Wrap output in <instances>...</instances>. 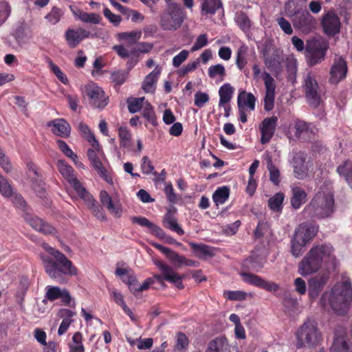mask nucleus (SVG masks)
Here are the masks:
<instances>
[{"label": "nucleus", "mask_w": 352, "mask_h": 352, "mask_svg": "<svg viewBox=\"0 0 352 352\" xmlns=\"http://www.w3.org/2000/svg\"><path fill=\"white\" fill-rule=\"evenodd\" d=\"M336 256L330 244H317L307 252L298 265V274L302 276L318 272L322 266L334 265Z\"/></svg>", "instance_id": "f257e3e1"}, {"label": "nucleus", "mask_w": 352, "mask_h": 352, "mask_svg": "<svg viewBox=\"0 0 352 352\" xmlns=\"http://www.w3.org/2000/svg\"><path fill=\"white\" fill-rule=\"evenodd\" d=\"M42 247L50 254L53 256L56 261V263L45 256H41L45 270L52 278L60 280L63 279L61 274L69 276H75L77 274L78 270L76 267L63 253L50 247L45 243L42 244Z\"/></svg>", "instance_id": "f03ea898"}, {"label": "nucleus", "mask_w": 352, "mask_h": 352, "mask_svg": "<svg viewBox=\"0 0 352 352\" xmlns=\"http://www.w3.org/2000/svg\"><path fill=\"white\" fill-rule=\"evenodd\" d=\"M334 199L330 185L322 186L305 210L318 218L329 217L333 211Z\"/></svg>", "instance_id": "7ed1b4c3"}, {"label": "nucleus", "mask_w": 352, "mask_h": 352, "mask_svg": "<svg viewBox=\"0 0 352 352\" xmlns=\"http://www.w3.org/2000/svg\"><path fill=\"white\" fill-rule=\"evenodd\" d=\"M331 307L338 314H344L352 302L351 283L348 280L337 283L329 296Z\"/></svg>", "instance_id": "20e7f679"}, {"label": "nucleus", "mask_w": 352, "mask_h": 352, "mask_svg": "<svg viewBox=\"0 0 352 352\" xmlns=\"http://www.w3.org/2000/svg\"><path fill=\"white\" fill-rule=\"evenodd\" d=\"M318 227L312 223H302L299 225L294 232L291 241L292 254L295 257H299L305 250V247L316 235Z\"/></svg>", "instance_id": "39448f33"}, {"label": "nucleus", "mask_w": 352, "mask_h": 352, "mask_svg": "<svg viewBox=\"0 0 352 352\" xmlns=\"http://www.w3.org/2000/svg\"><path fill=\"white\" fill-rule=\"evenodd\" d=\"M297 348L314 347L322 340V333L318 324L313 319H307L298 329L296 333Z\"/></svg>", "instance_id": "423d86ee"}, {"label": "nucleus", "mask_w": 352, "mask_h": 352, "mask_svg": "<svg viewBox=\"0 0 352 352\" xmlns=\"http://www.w3.org/2000/svg\"><path fill=\"white\" fill-rule=\"evenodd\" d=\"M294 6L293 2L288 3L285 6V13L289 17L294 16L292 19L293 24L295 28H298L305 33L309 32L314 28L316 21L315 18L311 16L308 12L294 13L290 10V8Z\"/></svg>", "instance_id": "0eeeda50"}, {"label": "nucleus", "mask_w": 352, "mask_h": 352, "mask_svg": "<svg viewBox=\"0 0 352 352\" xmlns=\"http://www.w3.org/2000/svg\"><path fill=\"white\" fill-rule=\"evenodd\" d=\"M153 262L160 272V274L154 275V279L159 283H162L164 280L168 281L178 289L184 288L182 276L179 275L173 267L162 261L155 260Z\"/></svg>", "instance_id": "6e6552de"}, {"label": "nucleus", "mask_w": 352, "mask_h": 352, "mask_svg": "<svg viewBox=\"0 0 352 352\" xmlns=\"http://www.w3.org/2000/svg\"><path fill=\"white\" fill-rule=\"evenodd\" d=\"M328 43L322 39H309L307 41V58L310 65H314L324 59Z\"/></svg>", "instance_id": "1a4fd4ad"}, {"label": "nucleus", "mask_w": 352, "mask_h": 352, "mask_svg": "<svg viewBox=\"0 0 352 352\" xmlns=\"http://www.w3.org/2000/svg\"><path fill=\"white\" fill-rule=\"evenodd\" d=\"M82 93L88 97L90 104L94 108L103 109L108 104L109 97L102 88L94 82L85 85Z\"/></svg>", "instance_id": "9d476101"}, {"label": "nucleus", "mask_w": 352, "mask_h": 352, "mask_svg": "<svg viewBox=\"0 0 352 352\" xmlns=\"http://www.w3.org/2000/svg\"><path fill=\"white\" fill-rule=\"evenodd\" d=\"M185 18L183 8L166 10L161 16L160 25L164 30L175 31L182 26Z\"/></svg>", "instance_id": "9b49d317"}, {"label": "nucleus", "mask_w": 352, "mask_h": 352, "mask_svg": "<svg viewBox=\"0 0 352 352\" xmlns=\"http://www.w3.org/2000/svg\"><path fill=\"white\" fill-rule=\"evenodd\" d=\"M57 166L60 173L69 182L78 196H82L87 200L90 201L89 193L76 179L72 167L68 165L64 160H59L57 163Z\"/></svg>", "instance_id": "f8f14e48"}, {"label": "nucleus", "mask_w": 352, "mask_h": 352, "mask_svg": "<svg viewBox=\"0 0 352 352\" xmlns=\"http://www.w3.org/2000/svg\"><path fill=\"white\" fill-rule=\"evenodd\" d=\"M90 144L91 148L88 149L87 156L92 166L107 183L113 184L111 177L109 175L100 161V157L103 155V153L98 142H97V145L94 143H91Z\"/></svg>", "instance_id": "ddd939ff"}, {"label": "nucleus", "mask_w": 352, "mask_h": 352, "mask_svg": "<svg viewBox=\"0 0 352 352\" xmlns=\"http://www.w3.org/2000/svg\"><path fill=\"white\" fill-rule=\"evenodd\" d=\"M240 275L242 278V280L245 283L254 285L255 287H261L263 289H265L270 292H276L280 289V285L272 281H268L261 276L252 274L250 272H248L245 271H242L240 273Z\"/></svg>", "instance_id": "4468645a"}, {"label": "nucleus", "mask_w": 352, "mask_h": 352, "mask_svg": "<svg viewBox=\"0 0 352 352\" xmlns=\"http://www.w3.org/2000/svg\"><path fill=\"white\" fill-rule=\"evenodd\" d=\"M303 87L309 104L314 107H318L320 102L319 87L314 76L311 74L305 77Z\"/></svg>", "instance_id": "2eb2a0df"}, {"label": "nucleus", "mask_w": 352, "mask_h": 352, "mask_svg": "<svg viewBox=\"0 0 352 352\" xmlns=\"http://www.w3.org/2000/svg\"><path fill=\"white\" fill-rule=\"evenodd\" d=\"M151 244L164 254L171 264L176 268H180L183 265L193 267L197 265L195 261L187 259L168 248L154 242L151 243Z\"/></svg>", "instance_id": "dca6fc26"}, {"label": "nucleus", "mask_w": 352, "mask_h": 352, "mask_svg": "<svg viewBox=\"0 0 352 352\" xmlns=\"http://www.w3.org/2000/svg\"><path fill=\"white\" fill-rule=\"evenodd\" d=\"M329 279V272H322L308 280V295L311 300L318 298Z\"/></svg>", "instance_id": "f3484780"}, {"label": "nucleus", "mask_w": 352, "mask_h": 352, "mask_svg": "<svg viewBox=\"0 0 352 352\" xmlns=\"http://www.w3.org/2000/svg\"><path fill=\"white\" fill-rule=\"evenodd\" d=\"M263 80L265 85V93L264 97V109L271 111L274 106L276 84L274 78L268 72L263 74Z\"/></svg>", "instance_id": "a211bd4d"}, {"label": "nucleus", "mask_w": 352, "mask_h": 352, "mask_svg": "<svg viewBox=\"0 0 352 352\" xmlns=\"http://www.w3.org/2000/svg\"><path fill=\"white\" fill-rule=\"evenodd\" d=\"M289 163L294 168V173L297 179H302L307 176L309 162H306V157L303 153H292Z\"/></svg>", "instance_id": "6ab92c4d"}, {"label": "nucleus", "mask_w": 352, "mask_h": 352, "mask_svg": "<svg viewBox=\"0 0 352 352\" xmlns=\"http://www.w3.org/2000/svg\"><path fill=\"white\" fill-rule=\"evenodd\" d=\"M322 25L325 34L333 36L340 32V19L333 11H328L322 17Z\"/></svg>", "instance_id": "aec40b11"}, {"label": "nucleus", "mask_w": 352, "mask_h": 352, "mask_svg": "<svg viewBox=\"0 0 352 352\" xmlns=\"http://www.w3.org/2000/svg\"><path fill=\"white\" fill-rule=\"evenodd\" d=\"M347 73V66L345 60L340 56L336 57L330 71V82L337 84L344 79Z\"/></svg>", "instance_id": "412c9836"}, {"label": "nucleus", "mask_w": 352, "mask_h": 352, "mask_svg": "<svg viewBox=\"0 0 352 352\" xmlns=\"http://www.w3.org/2000/svg\"><path fill=\"white\" fill-rule=\"evenodd\" d=\"M278 118L272 116L265 118L261 123L260 129L261 132V143L265 144L270 141L276 126Z\"/></svg>", "instance_id": "4be33fe9"}, {"label": "nucleus", "mask_w": 352, "mask_h": 352, "mask_svg": "<svg viewBox=\"0 0 352 352\" xmlns=\"http://www.w3.org/2000/svg\"><path fill=\"white\" fill-rule=\"evenodd\" d=\"M45 298L50 301L60 299L65 305H69L72 301L71 296L67 289H62L56 286L48 285L46 287Z\"/></svg>", "instance_id": "5701e85b"}, {"label": "nucleus", "mask_w": 352, "mask_h": 352, "mask_svg": "<svg viewBox=\"0 0 352 352\" xmlns=\"http://www.w3.org/2000/svg\"><path fill=\"white\" fill-rule=\"evenodd\" d=\"M69 10L74 16L76 20H79L83 23L91 24H99L102 19L100 14L97 13H88L82 11L75 6H70Z\"/></svg>", "instance_id": "b1692460"}, {"label": "nucleus", "mask_w": 352, "mask_h": 352, "mask_svg": "<svg viewBox=\"0 0 352 352\" xmlns=\"http://www.w3.org/2000/svg\"><path fill=\"white\" fill-rule=\"evenodd\" d=\"M100 201L103 206L107 208L109 212L116 217H120L122 213L121 204L119 201L113 200L105 190H102L100 194Z\"/></svg>", "instance_id": "393cba45"}, {"label": "nucleus", "mask_w": 352, "mask_h": 352, "mask_svg": "<svg viewBox=\"0 0 352 352\" xmlns=\"http://www.w3.org/2000/svg\"><path fill=\"white\" fill-rule=\"evenodd\" d=\"M90 36V32L82 28L69 29L65 32V39L71 48L76 47L80 42Z\"/></svg>", "instance_id": "a878e982"}, {"label": "nucleus", "mask_w": 352, "mask_h": 352, "mask_svg": "<svg viewBox=\"0 0 352 352\" xmlns=\"http://www.w3.org/2000/svg\"><path fill=\"white\" fill-rule=\"evenodd\" d=\"M24 218L25 221L34 230L44 234H54L55 228L45 223L41 219L30 213H25Z\"/></svg>", "instance_id": "bb28decb"}, {"label": "nucleus", "mask_w": 352, "mask_h": 352, "mask_svg": "<svg viewBox=\"0 0 352 352\" xmlns=\"http://www.w3.org/2000/svg\"><path fill=\"white\" fill-rule=\"evenodd\" d=\"M47 126L52 127V133L57 136L67 138L70 135L71 127L69 123L63 118L48 122Z\"/></svg>", "instance_id": "cd10ccee"}, {"label": "nucleus", "mask_w": 352, "mask_h": 352, "mask_svg": "<svg viewBox=\"0 0 352 352\" xmlns=\"http://www.w3.org/2000/svg\"><path fill=\"white\" fill-rule=\"evenodd\" d=\"M265 261V256L253 253L248 258L243 261L242 266L244 270L258 272L263 267Z\"/></svg>", "instance_id": "c85d7f7f"}, {"label": "nucleus", "mask_w": 352, "mask_h": 352, "mask_svg": "<svg viewBox=\"0 0 352 352\" xmlns=\"http://www.w3.org/2000/svg\"><path fill=\"white\" fill-rule=\"evenodd\" d=\"M161 74V67L158 65L154 70L149 73L144 78L142 83V89L146 93H153L155 90L156 84Z\"/></svg>", "instance_id": "c756f323"}, {"label": "nucleus", "mask_w": 352, "mask_h": 352, "mask_svg": "<svg viewBox=\"0 0 352 352\" xmlns=\"http://www.w3.org/2000/svg\"><path fill=\"white\" fill-rule=\"evenodd\" d=\"M206 352H231V346L225 338L218 337L209 342Z\"/></svg>", "instance_id": "7c9ffc66"}, {"label": "nucleus", "mask_w": 352, "mask_h": 352, "mask_svg": "<svg viewBox=\"0 0 352 352\" xmlns=\"http://www.w3.org/2000/svg\"><path fill=\"white\" fill-rule=\"evenodd\" d=\"M283 58L277 54L272 56H267L264 58L265 67L274 72L276 78H278L283 70Z\"/></svg>", "instance_id": "2f4dec72"}, {"label": "nucleus", "mask_w": 352, "mask_h": 352, "mask_svg": "<svg viewBox=\"0 0 352 352\" xmlns=\"http://www.w3.org/2000/svg\"><path fill=\"white\" fill-rule=\"evenodd\" d=\"M292 192L291 204L294 208L298 209L306 202L307 195L305 190L299 186H293Z\"/></svg>", "instance_id": "473e14b6"}, {"label": "nucleus", "mask_w": 352, "mask_h": 352, "mask_svg": "<svg viewBox=\"0 0 352 352\" xmlns=\"http://www.w3.org/2000/svg\"><path fill=\"white\" fill-rule=\"evenodd\" d=\"M256 98L252 93H247L245 91H241L238 96V107L245 109L247 107L250 111L255 108Z\"/></svg>", "instance_id": "72a5a7b5"}, {"label": "nucleus", "mask_w": 352, "mask_h": 352, "mask_svg": "<svg viewBox=\"0 0 352 352\" xmlns=\"http://www.w3.org/2000/svg\"><path fill=\"white\" fill-rule=\"evenodd\" d=\"M115 274L120 278L124 283L127 284L131 290V286L134 284L136 278L132 270L129 267H120L118 266L116 269Z\"/></svg>", "instance_id": "f704fd0d"}, {"label": "nucleus", "mask_w": 352, "mask_h": 352, "mask_svg": "<svg viewBox=\"0 0 352 352\" xmlns=\"http://www.w3.org/2000/svg\"><path fill=\"white\" fill-rule=\"evenodd\" d=\"M142 32L141 30H135L131 32H120L117 34L116 38L119 41H125L128 45L131 46L136 43L142 37Z\"/></svg>", "instance_id": "c9c22d12"}, {"label": "nucleus", "mask_w": 352, "mask_h": 352, "mask_svg": "<svg viewBox=\"0 0 352 352\" xmlns=\"http://www.w3.org/2000/svg\"><path fill=\"white\" fill-rule=\"evenodd\" d=\"M249 47L242 44L238 49L236 57V65L239 70L243 69L248 62Z\"/></svg>", "instance_id": "e433bc0d"}, {"label": "nucleus", "mask_w": 352, "mask_h": 352, "mask_svg": "<svg viewBox=\"0 0 352 352\" xmlns=\"http://www.w3.org/2000/svg\"><path fill=\"white\" fill-rule=\"evenodd\" d=\"M337 172L344 177L349 187L352 189V162L346 161L337 168Z\"/></svg>", "instance_id": "4c0bfd02"}, {"label": "nucleus", "mask_w": 352, "mask_h": 352, "mask_svg": "<svg viewBox=\"0 0 352 352\" xmlns=\"http://www.w3.org/2000/svg\"><path fill=\"white\" fill-rule=\"evenodd\" d=\"M208 74L210 78L221 82L226 76V71L222 64H217L208 67Z\"/></svg>", "instance_id": "58836bf2"}, {"label": "nucleus", "mask_w": 352, "mask_h": 352, "mask_svg": "<svg viewBox=\"0 0 352 352\" xmlns=\"http://www.w3.org/2000/svg\"><path fill=\"white\" fill-rule=\"evenodd\" d=\"M234 88L229 83L222 85L219 90V105L228 104L232 98Z\"/></svg>", "instance_id": "ea45409f"}, {"label": "nucleus", "mask_w": 352, "mask_h": 352, "mask_svg": "<svg viewBox=\"0 0 352 352\" xmlns=\"http://www.w3.org/2000/svg\"><path fill=\"white\" fill-rule=\"evenodd\" d=\"M83 201L85 202V204L87 205L89 208L91 209L92 212L95 215L96 218L100 220H104L106 219L105 214L103 211V210L101 208L100 206H99L96 201L94 199L93 197L89 194V197H91V200L88 201L86 199V198L83 197L82 196H79Z\"/></svg>", "instance_id": "a19ab883"}, {"label": "nucleus", "mask_w": 352, "mask_h": 352, "mask_svg": "<svg viewBox=\"0 0 352 352\" xmlns=\"http://www.w3.org/2000/svg\"><path fill=\"white\" fill-rule=\"evenodd\" d=\"M221 6V0H204L201 4V12L206 14H214Z\"/></svg>", "instance_id": "79ce46f5"}, {"label": "nucleus", "mask_w": 352, "mask_h": 352, "mask_svg": "<svg viewBox=\"0 0 352 352\" xmlns=\"http://www.w3.org/2000/svg\"><path fill=\"white\" fill-rule=\"evenodd\" d=\"M163 223L166 228L175 232L179 235H182L184 233L182 228L177 223L176 219L169 212L165 215Z\"/></svg>", "instance_id": "37998d69"}, {"label": "nucleus", "mask_w": 352, "mask_h": 352, "mask_svg": "<svg viewBox=\"0 0 352 352\" xmlns=\"http://www.w3.org/2000/svg\"><path fill=\"white\" fill-rule=\"evenodd\" d=\"M190 246L199 258H203L212 256V250L208 245L191 242Z\"/></svg>", "instance_id": "c03bdc74"}, {"label": "nucleus", "mask_w": 352, "mask_h": 352, "mask_svg": "<svg viewBox=\"0 0 352 352\" xmlns=\"http://www.w3.org/2000/svg\"><path fill=\"white\" fill-rule=\"evenodd\" d=\"M230 190L226 186L218 188L212 195L213 201L216 205L223 204L228 199Z\"/></svg>", "instance_id": "a18cd8bd"}, {"label": "nucleus", "mask_w": 352, "mask_h": 352, "mask_svg": "<svg viewBox=\"0 0 352 352\" xmlns=\"http://www.w3.org/2000/svg\"><path fill=\"white\" fill-rule=\"evenodd\" d=\"M284 199V194L281 192H278L269 199L268 206L274 212H280L283 208Z\"/></svg>", "instance_id": "49530a36"}, {"label": "nucleus", "mask_w": 352, "mask_h": 352, "mask_svg": "<svg viewBox=\"0 0 352 352\" xmlns=\"http://www.w3.org/2000/svg\"><path fill=\"white\" fill-rule=\"evenodd\" d=\"M331 352H352V347L349 346L344 338L338 337L334 340Z\"/></svg>", "instance_id": "de8ad7c7"}, {"label": "nucleus", "mask_w": 352, "mask_h": 352, "mask_svg": "<svg viewBox=\"0 0 352 352\" xmlns=\"http://www.w3.org/2000/svg\"><path fill=\"white\" fill-rule=\"evenodd\" d=\"M118 136L120 146L125 148H130L131 143V134L126 127L120 126L118 129Z\"/></svg>", "instance_id": "09e8293b"}, {"label": "nucleus", "mask_w": 352, "mask_h": 352, "mask_svg": "<svg viewBox=\"0 0 352 352\" xmlns=\"http://www.w3.org/2000/svg\"><path fill=\"white\" fill-rule=\"evenodd\" d=\"M82 341V334L76 332L72 337V342L69 344V352H85V347Z\"/></svg>", "instance_id": "8fccbe9b"}, {"label": "nucleus", "mask_w": 352, "mask_h": 352, "mask_svg": "<svg viewBox=\"0 0 352 352\" xmlns=\"http://www.w3.org/2000/svg\"><path fill=\"white\" fill-rule=\"evenodd\" d=\"M63 14V12L60 8L53 7L50 12L45 16V19L49 24L54 25L60 21Z\"/></svg>", "instance_id": "3c124183"}, {"label": "nucleus", "mask_w": 352, "mask_h": 352, "mask_svg": "<svg viewBox=\"0 0 352 352\" xmlns=\"http://www.w3.org/2000/svg\"><path fill=\"white\" fill-rule=\"evenodd\" d=\"M56 144L59 149L69 158H70L75 164H78V156L72 151L68 145L63 140H58Z\"/></svg>", "instance_id": "603ef678"}, {"label": "nucleus", "mask_w": 352, "mask_h": 352, "mask_svg": "<svg viewBox=\"0 0 352 352\" xmlns=\"http://www.w3.org/2000/svg\"><path fill=\"white\" fill-rule=\"evenodd\" d=\"M144 98H132L127 100L128 109L131 113H135L139 111L144 104Z\"/></svg>", "instance_id": "864d4df0"}, {"label": "nucleus", "mask_w": 352, "mask_h": 352, "mask_svg": "<svg viewBox=\"0 0 352 352\" xmlns=\"http://www.w3.org/2000/svg\"><path fill=\"white\" fill-rule=\"evenodd\" d=\"M78 128L82 135L87 140V142H89V144L94 143L97 145V140L87 124L83 122H80Z\"/></svg>", "instance_id": "5fc2aeb1"}, {"label": "nucleus", "mask_w": 352, "mask_h": 352, "mask_svg": "<svg viewBox=\"0 0 352 352\" xmlns=\"http://www.w3.org/2000/svg\"><path fill=\"white\" fill-rule=\"evenodd\" d=\"M267 168L270 172V179L275 185L280 183V172L279 170L273 164L272 160L269 158Z\"/></svg>", "instance_id": "6e6d98bb"}, {"label": "nucleus", "mask_w": 352, "mask_h": 352, "mask_svg": "<svg viewBox=\"0 0 352 352\" xmlns=\"http://www.w3.org/2000/svg\"><path fill=\"white\" fill-rule=\"evenodd\" d=\"M234 19L239 28L243 31H246L250 28V21L245 13L237 12Z\"/></svg>", "instance_id": "4d7b16f0"}, {"label": "nucleus", "mask_w": 352, "mask_h": 352, "mask_svg": "<svg viewBox=\"0 0 352 352\" xmlns=\"http://www.w3.org/2000/svg\"><path fill=\"white\" fill-rule=\"evenodd\" d=\"M307 128L308 126L306 122L301 120H297L290 125L289 132L291 133H294V135L298 138L304 131L307 130Z\"/></svg>", "instance_id": "13d9d810"}, {"label": "nucleus", "mask_w": 352, "mask_h": 352, "mask_svg": "<svg viewBox=\"0 0 352 352\" xmlns=\"http://www.w3.org/2000/svg\"><path fill=\"white\" fill-rule=\"evenodd\" d=\"M129 73L124 70H118L111 74V80L116 85L123 84L128 78Z\"/></svg>", "instance_id": "bf43d9fd"}, {"label": "nucleus", "mask_w": 352, "mask_h": 352, "mask_svg": "<svg viewBox=\"0 0 352 352\" xmlns=\"http://www.w3.org/2000/svg\"><path fill=\"white\" fill-rule=\"evenodd\" d=\"M200 64L199 59H196L194 61L189 62L186 65L182 67L177 72L178 74L182 76H184L190 72L195 70Z\"/></svg>", "instance_id": "052dcab7"}, {"label": "nucleus", "mask_w": 352, "mask_h": 352, "mask_svg": "<svg viewBox=\"0 0 352 352\" xmlns=\"http://www.w3.org/2000/svg\"><path fill=\"white\" fill-rule=\"evenodd\" d=\"M48 65L51 71L55 74L58 80L63 84L67 85L69 80L65 74L60 70V69L51 60H48Z\"/></svg>", "instance_id": "680f3d73"}, {"label": "nucleus", "mask_w": 352, "mask_h": 352, "mask_svg": "<svg viewBox=\"0 0 352 352\" xmlns=\"http://www.w3.org/2000/svg\"><path fill=\"white\" fill-rule=\"evenodd\" d=\"M153 282L154 281L152 278H147L142 284L139 285L138 283L137 279L135 278V282L132 286H131L130 291L133 294H137L138 292L148 289L150 285L153 283Z\"/></svg>", "instance_id": "e2e57ef3"}, {"label": "nucleus", "mask_w": 352, "mask_h": 352, "mask_svg": "<svg viewBox=\"0 0 352 352\" xmlns=\"http://www.w3.org/2000/svg\"><path fill=\"white\" fill-rule=\"evenodd\" d=\"M153 47V44L148 42L138 43L135 47H132V53L137 56L139 53H148Z\"/></svg>", "instance_id": "0e129e2a"}, {"label": "nucleus", "mask_w": 352, "mask_h": 352, "mask_svg": "<svg viewBox=\"0 0 352 352\" xmlns=\"http://www.w3.org/2000/svg\"><path fill=\"white\" fill-rule=\"evenodd\" d=\"M224 297L230 300H245L248 294L243 291H225Z\"/></svg>", "instance_id": "69168bd1"}, {"label": "nucleus", "mask_w": 352, "mask_h": 352, "mask_svg": "<svg viewBox=\"0 0 352 352\" xmlns=\"http://www.w3.org/2000/svg\"><path fill=\"white\" fill-rule=\"evenodd\" d=\"M286 67L289 78H293L297 72V60L294 56L287 57Z\"/></svg>", "instance_id": "338daca9"}, {"label": "nucleus", "mask_w": 352, "mask_h": 352, "mask_svg": "<svg viewBox=\"0 0 352 352\" xmlns=\"http://www.w3.org/2000/svg\"><path fill=\"white\" fill-rule=\"evenodd\" d=\"M176 342L175 349L177 351H182L186 349L188 346V339L184 333H178L175 337Z\"/></svg>", "instance_id": "774afa93"}]
</instances>
